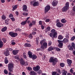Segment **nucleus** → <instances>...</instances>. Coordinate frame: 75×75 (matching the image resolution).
<instances>
[{
    "label": "nucleus",
    "mask_w": 75,
    "mask_h": 75,
    "mask_svg": "<svg viewBox=\"0 0 75 75\" xmlns=\"http://www.w3.org/2000/svg\"><path fill=\"white\" fill-rule=\"evenodd\" d=\"M4 62L5 64H8V59L7 57H5L4 59Z\"/></svg>",
    "instance_id": "nucleus-26"
},
{
    "label": "nucleus",
    "mask_w": 75,
    "mask_h": 75,
    "mask_svg": "<svg viewBox=\"0 0 75 75\" xmlns=\"http://www.w3.org/2000/svg\"><path fill=\"white\" fill-rule=\"evenodd\" d=\"M30 58H32V59L34 60V59H35L37 58V56L35 54H34L32 56V57H31Z\"/></svg>",
    "instance_id": "nucleus-23"
},
{
    "label": "nucleus",
    "mask_w": 75,
    "mask_h": 75,
    "mask_svg": "<svg viewBox=\"0 0 75 75\" xmlns=\"http://www.w3.org/2000/svg\"><path fill=\"white\" fill-rule=\"evenodd\" d=\"M71 46L74 48H75V44L74 42H72L71 43Z\"/></svg>",
    "instance_id": "nucleus-50"
},
{
    "label": "nucleus",
    "mask_w": 75,
    "mask_h": 75,
    "mask_svg": "<svg viewBox=\"0 0 75 75\" xmlns=\"http://www.w3.org/2000/svg\"><path fill=\"white\" fill-rule=\"evenodd\" d=\"M32 3H33V6L34 7H37L39 6V2L38 1H33L32 2Z\"/></svg>",
    "instance_id": "nucleus-11"
},
{
    "label": "nucleus",
    "mask_w": 75,
    "mask_h": 75,
    "mask_svg": "<svg viewBox=\"0 0 75 75\" xmlns=\"http://www.w3.org/2000/svg\"><path fill=\"white\" fill-rule=\"evenodd\" d=\"M60 65L61 67L63 68V67H64V66H65V64L63 63H60Z\"/></svg>",
    "instance_id": "nucleus-35"
},
{
    "label": "nucleus",
    "mask_w": 75,
    "mask_h": 75,
    "mask_svg": "<svg viewBox=\"0 0 75 75\" xmlns=\"http://www.w3.org/2000/svg\"><path fill=\"white\" fill-rule=\"evenodd\" d=\"M4 54L6 57H7L9 55L10 53L9 51L7 50L4 52Z\"/></svg>",
    "instance_id": "nucleus-13"
},
{
    "label": "nucleus",
    "mask_w": 75,
    "mask_h": 75,
    "mask_svg": "<svg viewBox=\"0 0 75 75\" xmlns=\"http://www.w3.org/2000/svg\"><path fill=\"white\" fill-rule=\"evenodd\" d=\"M69 34L68 33H67L66 34V35L65 36L66 38H67V39H69Z\"/></svg>",
    "instance_id": "nucleus-37"
},
{
    "label": "nucleus",
    "mask_w": 75,
    "mask_h": 75,
    "mask_svg": "<svg viewBox=\"0 0 75 75\" xmlns=\"http://www.w3.org/2000/svg\"><path fill=\"white\" fill-rule=\"evenodd\" d=\"M57 72L56 71H53L52 74V75H57Z\"/></svg>",
    "instance_id": "nucleus-41"
},
{
    "label": "nucleus",
    "mask_w": 75,
    "mask_h": 75,
    "mask_svg": "<svg viewBox=\"0 0 75 75\" xmlns=\"http://www.w3.org/2000/svg\"><path fill=\"white\" fill-rule=\"evenodd\" d=\"M8 69L9 72H13L14 64L11 63H9L8 65Z\"/></svg>",
    "instance_id": "nucleus-3"
},
{
    "label": "nucleus",
    "mask_w": 75,
    "mask_h": 75,
    "mask_svg": "<svg viewBox=\"0 0 75 75\" xmlns=\"http://www.w3.org/2000/svg\"><path fill=\"white\" fill-rule=\"evenodd\" d=\"M42 71L41 70H38V73L39 74V75H40V74H42Z\"/></svg>",
    "instance_id": "nucleus-40"
},
{
    "label": "nucleus",
    "mask_w": 75,
    "mask_h": 75,
    "mask_svg": "<svg viewBox=\"0 0 75 75\" xmlns=\"http://www.w3.org/2000/svg\"><path fill=\"white\" fill-rule=\"evenodd\" d=\"M58 1L56 0H54L52 2V4L53 7H55V6H57L58 5Z\"/></svg>",
    "instance_id": "nucleus-8"
},
{
    "label": "nucleus",
    "mask_w": 75,
    "mask_h": 75,
    "mask_svg": "<svg viewBox=\"0 0 75 75\" xmlns=\"http://www.w3.org/2000/svg\"><path fill=\"white\" fill-rule=\"evenodd\" d=\"M27 9V6L26 5H24L23 6V11H26V10Z\"/></svg>",
    "instance_id": "nucleus-17"
},
{
    "label": "nucleus",
    "mask_w": 75,
    "mask_h": 75,
    "mask_svg": "<svg viewBox=\"0 0 75 75\" xmlns=\"http://www.w3.org/2000/svg\"><path fill=\"white\" fill-rule=\"evenodd\" d=\"M4 73L5 74L7 75L8 74V71H7V70L5 69L4 71Z\"/></svg>",
    "instance_id": "nucleus-44"
},
{
    "label": "nucleus",
    "mask_w": 75,
    "mask_h": 75,
    "mask_svg": "<svg viewBox=\"0 0 75 75\" xmlns=\"http://www.w3.org/2000/svg\"><path fill=\"white\" fill-rule=\"evenodd\" d=\"M58 39L59 40H62L63 39V37L62 35H59L58 37Z\"/></svg>",
    "instance_id": "nucleus-36"
},
{
    "label": "nucleus",
    "mask_w": 75,
    "mask_h": 75,
    "mask_svg": "<svg viewBox=\"0 0 75 75\" xmlns=\"http://www.w3.org/2000/svg\"><path fill=\"white\" fill-rule=\"evenodd\" d=\"M8 21H9V19H6L5 20V23L6 25H8Z\"/></svg>",
    "instance_id": "nucleus-29"
},
{
    "label": "nucleus",
    "mask_w": 75,
    "mask_h": 75,
    "mask_svg": "<svg viewBox=\"0 0 75 75\" xmlns=\"http://www.w3.org/2000/svg\"><path fill=\"white\" fill-rule=\"evenodd\" d=\"M41 27L42 28V30H44V28H45V27H44V26L43 25H42L41 26Z\"/></svg>",
    "instance_id": "nucleus-63"
},
{
    "label": "nucleus",
    "mask_w": 75,
    "mask_h": 75,
    "mask_svg": "<svg viewBox=\"0 0 75 75\" xmlns=\"http://www.w3.org/2000/svg\"><path fill=\"white\" fill-rule=\"evenodd\" d=\"M16 31H21V30L19 28H18L17 29H16Z\"/></svg>",
    "instance_id": "nucleus-59"
},
{
    "label": "nucleus",
    "mask_w": 75,
    "mask_h": 75,
    "mask_svg": "<svg viewBox=\"0 0 75 75\" xmlns=\"http://www.w3.org/2000/svg\"><path fill=\"white\" fill-rule=\"evenodd\" d=\"M4 43L2 41H0V48H1L3 46Z\"/></svg>",
    "instance_id": "nucleus-27"
},
{
    "label": "nucleus",
    "mask_w": 75,
    "mask_h": 75,
    "mask_svg": "<svg viewBox=\"0 0 75 75\" xmlns=\"http://www.w3.org/2000/svg\"><path fill=\"white\" fill-rule=\"evenodd\" d=\"M2 40L3 41L4 43H6L7 42V39L5 38H3L2 39Z\"/></svg>",
    "instance_id": "nucleus-38"
},
{
    "label": "nucleus",
    "mask_w": 75,
    "mask_h": 75,
    "mask_svg": "<svg viewBox=\"0 0 75 75\" xmlns=\"http://www.w3.org/2000/svg\"><path fill=\"white\" fill-rule=\"evenodd\" d=\"M13 41L12 40L11 41V45H14L15 44H16V42H13Z\"/></svg>",
    "instance_id": "nucleus-53"
},
{
    "label": "nucleus",
    "mask_w": 75,
    "mask_h": 75,
    "mask_svg": "<svg viewBox=\"0 0 75 75\" xmlns=\"http://www.w3.org/2000/svg\"><path fill=\"white\" fill-rule=\"evenodd\" d=\"M39 25H42V21H39Z\"/></svg>",
    "instance_id": "nucleus-51"
},
{
    "label": "nucleus",
    "mask_w": 75,
    "mask_h": 75,
    "mask_svg": "<svg viewBox=\"0 0 75 75\" xmlns=\"http://www.w3.org/2000/svg\"><path fill=\"white\" fill-rule=\"evenodd\" d=\"M67 62L68 64V66H69V67H71V64H72V60L67 59Z\"/></svg>",
    "instance_id": "nucleus-14"
},
{
    "label": "nucleus",
    "mask_w": 75,
    "mask_h": 75,
    "mask_svg": "<svg viewBox=\"0 0 75 75\" xmlns=\"http://www.w3.org/2000/svg\"><path fill=\"white\" fill-rule=\"evenodd\" d=\"M19 61L21 64V65H25L26 66H27V65H28V62H26L25 63V62L24 60V59H23L22 58L20 59L19 60Z\"/></svg>",
    "instance_id": "nucleus-5"
},
{
    "label": "nucleus",
    "mask_w": 75,
    "mask_h": 75,
    "mask_svg": "<svg viewBox=\"0 0 75 75\" xmlns=\"http://www.w3.org/2000/svg\"><path fill=\"white\" fill-rule=\"evenodd\" d=\"M28 54L29 56V58H31L32 57V56H33V53L31 51H28Z\"/></svg>",
    "instance_id": "nucleus-18"
},
{
    "label": "nucleus",
    "mask_w": 75,
    "mask_h": 75,
    "mask_svg": "<svg viewBox=\"0 0 75 75\" xmlns=\"http://www.w3.org/2000/svg\"><path fill=\"white\" fill-rule=\"evenodd\" d=\"M75 36H74L71 38V41H74V40H75Z\"/></svg>",
    "instance_id": "nucleus-54"
},
{
    "label": "nucleus",
    "mask_w": 75,
    "mask_h": 75,
    "mask_svg": "<svg viewBox=\"0 0 75 75\" xmlns=\"http://www.w3.org/2000/svg\"><path fill=\"white\" fill-rule=\"evenodd\" d=\"M33 23H30L29 25V27H32V26H33Z\"/></svg>",
    "instance_id": "nucleus-61"
},
{
    "label": "nucleus",
    "mask_w": 75,
    "mask_h": 75,
    "mask_svg": "<svg viewBox=\"0 0 75 75\" xmlns=\"http://www.w3.org/2000/svg\"><path fill=\"white\" fill-rule=\"evenodd\" d=\"M69 41V40L68 39H67V38H64L63 39L62 42H63V43L65 44V43H67V42H68Z\"/></svg>",
    "instance_id": "nucleus-19"
},
{
    "label": "nucleus",
    "mask_w": 75,
    "mask_h": 75,
    "mask_svg": "<svg viewBox=\"0 0 75 75\" xmlns=\"http://www.w3.org/2000/svg\"><path fill=\"white\" fill-rule=\"evenodd\" d=\"M26 21H23L21 23V24L22 25H24L26 24Z\"/></svg>",
    "instance_id": "nucleus-33"
},
{
    "label": "nucleus",
    "mask_w": 75,
    "mask_h": 75,
    "mask_svg": "<svg viewBox=\"0 0 75 75\" xmlns=\"http://www.w3.org/2000/svg\"><path fill=\"white\" fill-rule=\"evenodd\" d=\"M13 15L12 14H10L9 16V18H11V17H13Z\"/></svg>",
    "instance_id": "nucleus-58"
},
{
    "label": "nucleus",
    "mask_w": 75,
    "mask_h": 75,
    "mask_svg": "<svg viewBox=\"0 0 75 75\" xmlns=\"http://www.w3.org/2000/svg\"><path fill=\"white\" fill-rule=\"evenodd\" d=\"M44 40H42L40 41V44L41 45H42V44L44 43Z\"/></svg>",
    "instance_id": "nucleus-56"
},
{
    "label": "nucleus",
    "mask_w": 75,
    "mask_h": 75,
    "mask_svg": "<svg viewBox=\"0 0 75 75\" xmlns=\"http://www.w3.org/2000/svg\"><path fill=\"white\" fill-rule=\"evenodd\" d=\"M7 27L6 26L4 27L3 28L1 29V31L2 32H5L6 31H7Z\"/></svg>",
    "instance_id": "nucleus-22"
},
{
    "label": "nucleus",
    "mask_w": 75,
    "mask_h": 75,
    "mask_svg": "<svg viewBox=\"0 0 75 75\" xmlns=\"http://www.w3.org/2000/svg\"><path fill=\"white\" fill-rule=\"evenodd\" d=\"M51 44H52V42H51V41H49L48 43L49 46H51Z\"/></svg>",
    "instance_id": "nucleus-57"
},
{
    "label": "nucleus",
    "mask_w": 75,
    "mask_h": 75,
    "mask_svg": "<svg viewBox=\"0 0 75 75\" xmlns=\"http://www.w3.org/2000/svg\"><path fill=\"white\" fill-rule=\"evenodd\" d=\"M73 11H74V12H75V6H73Z\"/></svg>",
    "instance_id": "nucleus-64"
},
{
    "label": "nucleus",
    "mask_w": 75,
    "mask_h": 75,
    "mask_svg": "<svg viewBox=\"0 0 75 75\" xmlns=\"http://www.w3.org/2000/svg\"><path fill=\"white\" fill-rule=\"evenodd\" d=\"M15 59H19L18 61H19V60L20 59H19V56H18V55H17V56H15Z\"/></svg>",
    "instance_id": "nucleus-43"
},
{
    "label": "nucleus",
    "mask_w": 75,
    "mask_h": 75,
    "mask_svg": "<svg viewBox=\"0 0 75 75\" xmlns=\"http://www.w3.org/2000/svg\"><path fill=\"white\" fill-rule=\"evenodd\" d=\"M30 74L31 75H37V73H36V72L33 71H31L30 72Z\"/></svg>",
    "instance_id": "nucleus-25"
},
{
    "label": "nucleus",
    "mask_w": 75,
    "mask_h": 75,
    "mask_svg": "<svg viewBox=\"0 0 75 75\" xmlns=\"http://www.w3.org/2000/svg\"><path fill=\"white\" fill-rule=\"evenodd\" d=\"M27 69L28 71H31L32 70V68L31 67H28L27 68Z\"/></svg>",
    "instance_id": "nucleus-48"
},
{
    "label": "nucleus",
    "mask_w": 75,
    "mask_h": 75,
    "mask_svg": "<svg viewBox=\"0 0 75 75\" xmlns=\"http://www.w3.org/2000/svg\"><path fill=\"white\" fill-rule=\"evenodd\" d=\"M70 72L71 74H74V70L72 68L70 69Z\"/></svg>",
    "instance_id": "nucleus-49"
},
{
    "label": "nucleus",
    "mask_w": 75,
    "mask_h": 75,
    "mask_svg": "<svg viewBox=\"0 0 75 75\" xmlns=\"http://www.w3.org/2000/svg\"><path fill=\"white\" fill-rule=\"evenodd\" d=\"M32 23V24H33V25H34L35 24L36 22L35 21H33Z\"/></svg>",
    "instance_id": "nucleus-52"
},
{
    "label": "nucleus",
    "mask_w": 75,
    "mask_h": 75,
    "mask_svg": "<svg viewBox=\"0 0 75 75\" xmlns=\"http://www.w3.org/2000/svg\"><path fill=\"white\" fill-rule=\"evenodd\" d=\"M27 54H26L25 53H23V57L25 59H27Z\"/></svg>",
    "instance_id": "nucleus-30"
},
{
    "label": "nucleus",
    "mask_w": 75,
    "mask_h": 75,
    "mask_svg": "<svg viewBox=\"0 0 75 75\" xmlns=\"http://www.w3.org/2000/svg\"><path fill=\"white\" fill-rule=\"evenodd\" d=\"M51 9V6L50 5H47L45 8V13L46 14Z\"/></svg>",
    "instance_id": "nucleus-7"
},
{
    "label": "nucleus",
    "mask_w": 75,
    "mask_h": 75,
    "mask_svg": "<svg viewBox=\"0 0 75 75\" xmlns=\"http://www.w3.org/2000/svg\"><path fill=\"white\" fill-rule=\"evenodd\" d=\"M41 48L42 49H45V48L46 49L47 48V43L46 42H44L43 45H41Z\"/></svg>",
    "instance_id": "nucleus-9"
},
{
    "label": "nucleus",
    "mask_w": 75,
    "mask_h": 75,
    "mask_svg": "<svg viewBox=\"0 0 75 75\" xmlns=\"http://www.w3.org/2000/svg\"><path fill=\"white\" fill-rule=\"evenodd\" d=\"M67 47L70 51H73V50H74V47H72V46L70 45H68L67 46Z\"/></svg>",
    "instance_id": "nucleus-16"
},
{
    "label": "nucleus",
    "mask_w": 75,
    "mask_h": 75,
    "mask_svg": "<svg viewBox=\"0 0 75 75\" xmlns=\"http://www.w3.org/2000/svg\"><path fill=\"white\" fill-rule=\"evenodd\" d=\"M9 35L11 37H16L18 35V34L16 33H13V32H11L8 33Z\"/></svg>",
    "instance_id": "nucleus-6"
},
{
    "label": "nucleus",
    "mask_w": 75,
    "mask_h": 75,
    "mask_svg": "<svg viewBox=\"0 0 75 75\" xmlns=\"http://www.w3.org/2000/svg\"><path fill=\"white\" fill-rule=\"evenodd\" d=\"M28 37L29 38H30V39H32V38H33V36L32 34H30L28 35Z\"/></svg>",
    "instance_id": "nucleus-42"
},
{
    "label": "nucleus",
    "mask_w": 75,
    "mask_h": 75,
    "mask_svg": "<svg viewBox=\"0 0 75 75\" xmlns=\"http://www.w3.org/2000/svg\"><path fill=\"white\" fill-rule=\"evenodd\" d=\"M56 25L57 27H59V28H61V27L64 26V24L60 22H58L57 23Z\"/></svg>",
    "instance_id": "nucleus-12"
},
{
    "label": "nucleus",
    "mask_w": 75,
    "mask_h": 75,
    "mask_svg": "<svg viewBox=\"0 0 75 75\" xmlns=\"http://www.w3.org/2000/svg\"><path fill=\"white\" fill-rule=\"evenodd\" d=\"M54 49L55 50H56V51H57L59 52L61 51V49L59 48L55 47Z\"/></svg>",
    "instance_id": "nucleus-39"
},
{
    "label": "nucleus",
    "mask_w": 75,
    "mask_h": 75,
    "mask_svg": "<svg viewBox=\"0 0 75 75\" xmlns=\"http://www.w3.org/2000/svg\"><path fill=\"white\" fill-rule=\"evenodd\" d=\"M35 41H36V45H38V42H39V40H38V39H37V38L36 39Z\"/></svg>",
    "instance_id": "nucleus-45"
},
{
    "label": "nucleus",
    "mask_w": 75,
    "mask_h": 75,
    "mask_svg": "<svg viewBox=\"0 0 75 75\" xmlns=\"http://www.w3.org/2000/svg\"><path fill=\"white\" fill-rule=\"evenodd\" d=\"M67 20H65V18L62 19L61 20V22L62 23H67Z\"/></svg>",
    "instance_id": "nucleus-28"
},
{
    "label": "nucleus",
    "mask_w": 75,
    "mask_h": 75,
    "mask_svg": "<svg viewBox=\"0 0 75 75\" xmlns=\"http://www.w3.org/2000/svg\"><path fill=\"white\" fill-rule=\"evenodd\" d=\"M19 51L18 50H14L12 51V54H13V55H17L18 54Z\"/></svg>",
    "instance_id": "nucleus-15"
},
{
    "label": "nucleus",
    "mask_w": 75,
    "mask_h": 75,
    "mask_svg": "<svg viewBox=\"0 0 75 75\" xmlns=\"http://www.w3.org/2000/svg\"><path fill=\"white\" fill-rule=\"evenodd\" d=\"M17 8V5H15L13 7V9H12V11H14L16 8Z\"/></svg>",
    "instance_id": "nucleus-34"
},
{
    "label": "nucleus",
    "mask_w": 75,
    "mask_h": 75,
    "mask_svg": "<svg viewBox=\"0 0 75 75\" xmlns=\"http://www.w3.org/2000/svg\"><path fill=\"white\" fill-rule=\"evenodd\" d=\"M51 33L50 34V37H52L53 39H54V38L57 37V33L55 32V30L54 29L51 30Z\"/></svg>",
    "instance_id": "nucleus-1"
},
{
    "label": "nucleus",
    "mask_w": 75,
    "mask_h": 75,
    "mask_svg": "<svg viewBox=\"0 0 75 75\" xmlns=\"http://www.w3.org/2000/svg\"><path fill=\"white\" fill-rule=\"evenodd\" d=\"M58 46L59 48H62V46H63V44L61 43H59L58 45Z\"/></svg>",
    "instance_id": "nucleus-32"
},
{
    "label": "nucleus",
    "mask_w": 75,
    "mask_h": 75,
    "mask_svg": "<svg viewBox=\"0 0 75 75\" xmlns=\"http://www.w3.org/2000/svg\"><path fill=\"white\" fill-rule=\"evenodd\" d=\"M69 2H67L66 4V6L62 9V11L63 12H65L68 10V9L69 8Z\"/></svg>",
    "instance_id": "nucleus-4"
},
{
    "label": "nucleus",
    "mask_w": 75,
    "mask_h": 75,
    "mask_svg": "<svg viewBox=\"0 0 75 75\" xmlns=\"http://www.w3.org/2000/svg\"><path fill=\"white\" fill-rule=\"evenodd\" d=\"M50 21V19H46V20L45 21V22H49Z\"/></svg>",
    "instance_id": "nucleus-60"
},
{
    "label": "nucleus",
    "mask_w": 75,
    "mask_h": 75,
    "mask_svg": "<svg viewBox=\"0 0 75 75\" xmlns=\"http://www.w3.org/2000/svg\"><path fill=\"white\" fill-rule=\"evenodd\" d=\"M32 35H35L36 34V32H32Z\"/></svg>",
    "instance_id": "nucleus-62"
},
{
    "label": "nucleus",
    "mask_w": 75,
    "mask_h": 75,
    "mask_svg": "<svg viewBox=\"0 0 75 75\" xmlns=\"http://www.w3.org/2000/svg\"><path fill=\"white\" fill-rule=\"evenodd\" d=\"M54 50V47H53L52 46H50L47 50L48 51H49V52L50 51H52Z\"/></svg>",
    "instance_id": "nucleus-24"
},
{
    "label": "nucleus",
    "mask_w": 75,
    "mask_h": 75,
    "mask_svg": "<svg viewBox=\"0 0 75 75\" xmlns=\"http://www.w3.org/2000/svg\"><path fill=\"white\" fill-rule=\"evenodd\" d=\"M24 46L25 47H31V45L30 44L26 43L25 44Z\"/></svg>",
    "instance_id": "nucleus-21"
},
{
    "label": "nucleus",
    "mask_w": 75,
    "mask_h": 75,
    "mask_svg": "<svg viewBox=\"0 0 75 75\" xmlns=\"http://www.w3.org/2000/svg\"><path fill=\"white\" fill-rule=\"evenodd\" d=\"M10 19H11L12 21H15V19L14 17L11 18H10Z\"/></svg>",
    "instance_id": "nucleus-55"
},
{
    "label": "nucleus",
    "mask_w": 75,
    "mask_h": 75,
    "mask_svg": "<svg viewBox=\"0 0 75 75\" xmlns=\"http://www.w3.org/2000/svg\"><path fill=\"white\" fill-rule=\"evenodd\" d=\"M67 71H64V72H63L62 75H67Z\"/></svg>",
    "instance_id": "nucleus-46"
},
{
    "label": "nucleus",
    "mask_w": 75,
    "mask_h": 75,
    "mask_svg": "<svg viewBox=\"0 0 75 75\" xmlns=\"http://www.w3.org/2000/svg\"><path fill=\"white\" fill-rule=\"evenodd\" d=\"M40 67L39 66H37L36 67H34L33 68V71L35 72H37L40 70Z\"/></svg>",
    "instance_id": "nucleus-10"
},
{
    "label": "nucleus",
    "mask_w": 75,
    "mask_h": 75,
    "mask_svg": "<svg viewBox=\"0 0 75 75\" xmlns=\"http://www.w3.org/2000/svg\"><path fill=\"white\" fill-rule=\"evenodd\" d=\"M1 18L3 20H6V16L5 14H3L1 16Z\"/></svg>",
    "instance_id": "nucleus-31"
},
{
    "label": "nucleus",
    "mask_w": 75,
    "mask_h": 75,
    "mask_svg": "<svg viewBox=\"0 0 75 75\" xmlns=\"http://www.w3.org/2000/svg\"><path fill=\"white\" fill-rule=\"evenodd\" d=\"M23 15L25 16H27L28 15V14L27 13H23Z\"/></svg>",
    "instance_id": "nucleus-47"
},
{
    "label": "nucleus",
    "mask_w": 75,
    "mask_h": 75,
    "mask_svg": "<svg viewBox=\"0 0 75 75\" xmlns=\"http://www.w3.org/2000/svg\"><path fill=\"white\" fill-rule=\"evenodd\" d=\"M51 30V28L50 26L47 27L46 29H45V33H47L48 31H50Z\"/></svg>",
    "instance_id": "nucleus-20"
},
{
    "label": "nucleus",
    "mask_w": 75,
    "mask_h": 75,
    "mask_svg": "<svg viewBox=\"0 0 75 75\" xmlns=\"http://www.w3.org/2000/svg\"><path fill=\"white\" fill-rule=\"evenodd\" d=\"M58 59L57 58H55L54 57H51L49 59V62L52 63V65L54 66L56 65V62H58Z\"/></svg>",
    "instance_id": "nucleus-2"
}]
</instances>
